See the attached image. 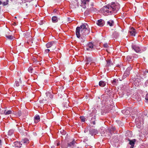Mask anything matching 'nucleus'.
Returning <instances> with one entry per match:
<instances>
[{"mask_svg": "<svg viewBox=\"0 0 148 148\" xmlns=\"http://www.w3.org/2000/svg\"><path fill=\"white\" fill-rule=\"evenodd\" d=\"M114 22L112 20H110L107 22V25L112 27L114 25Z\"/></svg>", "mask_w": 148, "mask_h": 148, "instance_id": "obj_18", "label": "nucleus"}, {"mask_svg": "<svg viewBox=\"0 0 148 148\" xmlns=\"http://www.w3.org/2000/svg\"><path fill=\"white\" fill-rule=\"evenodd\" d=\"M106 83L103 81H101L99 82V85L101 87H103L106 85Z\"/></svg>", "mask_w": 148, "mask_h": 148, "instance_id": "obj_14", "label": "nucleus"}, {"mask_svg": "<svg viewBox=\"0 0 148 148\" xmlns=\"http://www.w3.org/2000/svg\"><path fill=\"white\" fill-rule=\"evenodd\" d=\"M40 120V117L39 115H36L35 116L34 118L35 122L36 123L38 122Z\"/></svg>", "mask_w": 148, "mask_h": 148, "instance_id": "obj_15", "label": "nucleus"}, {"mask_svg": "<svg viewBox=\"0 0 148 148\" xmlns=\"http://www.w3.org/2000/svg\"><path fill=\"white\" fill-rule=\"evenodd\" d=\"M32 69L33 68L32 67H29L28 69V71L29 72L32 73Z\"/></svg>", "mask_w": 148, "mask_h": 148, "instance_id": "obj_35", "label": "nucleus"}, {"mask_svg": "<svg viewBox=\"0 0 148 148\" xmlns=\"http://www.w3.org/2000/svg\"><path fill=\"white\" fill-rule=\"evenodd\" d=\"M89 133L92 136L93 134H96L98 133V131L97 130L95 129L91 128L89 130Z\"/></svg>", "mask_w": 148, "mask_h": 148, "instance_id": "obj_4", "label": "nucleus"}, {"mask_svg": "<svg viewBox=\"0 0 148 148\" xmlns=\"http://www.w3.org/2000/svg\"><path fill=\"white\" fill-rule=\"evenodd\" d=\"M82 37H81V38H82V39H83V38H82Z\"/></svg>", "mask_w": 148, "mask_h": 148, "instance_id": "obj_48", "label": "nucleus"}, {"mask_svg": "<svg viewBox=\"0 0 148 148\" xmlns=\"http://www.w3.org/2000/svg\"><path fill=\"white\" fill-rule=\"evenodd\" d=\"M130 72H128L127 71H125L124 73L123 77V78H126V77H127L130 74Z\"/></svg>", "mask_w": 148, "mask_h": 148, "instance_id": "obj_20", "label": "nucleus"}, {"mask_svg": "<svg viewBox=\"0 0 148 148\" xmlns=\"http://www.w3.org/2000/svg\"><path fill=\"white\" fill-rule=\"evenodd\" d=\"M6 37L8 39L12 40L13 38V36L12 35H6Z\"/></svg>", "mask_w": 148, "mask_h": 148, "instance_id": "obj_28", "label": "nucleus"}, {"mask_svg": "<svg viewBox=\"0 0 148 148\" xmlns=\"http://www.w3.org/2000/svg\"><path fill=\"white\" fill-rule=\"evenodd\" d=\"M21 143L22 144H26L29 143V140L25 138L24 139L22 140L21 141Z\"/></svg>", "mask_w": 148, "mask_h": 148, "instance_id": "obj_19", "label": "nucleus"}, {"mask_svg": "<svg viewBox=\"0 0 148 148\" xmlns=\"http://www.w3.org/2000/svg\"><path fill=\"white\" fill-rule=\"evenodd\" d=\"M113 35L114 38H116L119 36V34L116 32H115L113 34Z\"/></svg>", "mask_w": 148, "mask_h": 148, "instance_id": "obj_25", "label": "nucleus"}, {"mask_svg": "<svg viewBox=\"0 0 148 148\" xmlns=\"http://www.w3.org/2000/svg\"><path fill=\"white\" fill-rule=\"evenodd\" d=\"M107 64L106 66H110L111 65H113V64L111 61L110 60H106Z\"/></svg>", "mask_w": 148, "mask_h": 148, "instance_id": "obj_16", "label": "nucleus"}, {"mask_svg": "<svg viewBox=\"0 0 148 148\" xmlns=\"http://www.w3.org/2000/svg\"><path fill=\"white\" fill-rule=\"evenodd\" d=\"M59 145V144L58 143L57 145V146L58 145Z\"/></svg>", "mask_w": 148, "mask_h": 148, "instance_id": "obj_49", "label": "nucleus"}, {"mask_svg": "<svg viewBox=\"0 0 148 148\" xmlns=\"http://www.w3.org/2000/svg\"><path fill=\"white\" fill-rule=\"evenodd\" d=\"M103 46L105 48H107L108 47V45L107 43H106L103 45Z\"/></svg>", "mask_w": 148, "mask_h": 148, "instance_id": "obj_39", "label": "nucleus"}, {"mask_svg": "<svg viewBox=\"0 0 148 148\" xmlns=\"http://www.w3.org/2000/svg\"><path fill=\"white\" fill-rule=\"evenodd\" d=\"M80 119L81 121L82 122H84L85 121V118L84 116H81L80 117Z\"/></svg>", "mask_w": 148, "mask_h": 148, "instance_id": "obj_33", "label": "nucleus"}, {"mask_svg": "<svg viewBox=\"0 0 148 148\" xmlns=\"http://www.w3.org/2000/svg\"><path fill=\"white\" fill-rule=\"evenodd\" d=\"M12 113V111L9 110L7 111H6V110L4 111V113L5 115H8L11 114Z\"/></svg>", "mask_w": 148, "mask_h": 148, "instance_id": "obj_26", "label": "nucleus"}, {"mask_svg": "<svg viewBox=\"0 0 148 148\" xmlns=\"http://www.w3.org/2000/svg\"><path fill=\"white\" fill-rule=\"evenodd\" d=\"M86 132V131H84V132Z\"/></svg>", "mask_w": 148, "mask_h": 148, "instance_id": "obj_51", "label": "nucleus"}, {"mask_svg": "<svg viewBox=\"0 0 148 148\" xmlns=\"http://www.w3.org/2000/svg\"><path fill=\"white\" fill-rule=\"evenodd\" d=\"M132 67L131 66H129L128 67V68H127L126 71L130 72V71L131 70H132Z\"/></svg>", "mask_w": 148, "mask_h": 148, "instance_id": "obj_31", "label": "nucleus"}, {"mask_svg": "<svg viewBox=\"0 0 148 148\" xmlns=\"http://www.w3.org/2000/svg\"><path fill=\"white\" fill-rule=\"evenodd\" d=\"M94 47L93 44L92 42H89L86 46V49L87 50H92Z\"/></svg>", "mask_w": 148, "mask_h": 148, "instance_id": "obj_5", "label": "nucleus"}, {"mask_svg": "<svg viewBox=\"0 0 148 148\" xmlns=\"http://www.w3.org/2000/svg\"><path fill=\"white\" fill-rule=\"evenodd\" d=\"M129 32L130 33L131 35L133 36H135L136 34L135 29L133 27H132L131 28Z\"/></svg>", "mask_w": 148, "mask_h": 148, "instance_id": "obj_13", "label": "nucleus"}, {"mask_svg": "<svg viewBox=\"0 0 148 148\" xmlns=\"http://www.w3.org/2000/svg\"><path fill=\"white\" fill-rule=\"evenodd\" d=\"M14 145H13V146L17 147L18 148H19L21 147L22 145V143L21 142L16 141L14 143Z\"/></svg>", "mask_w": 148, "mask_h": 148, "instance_id": "obj_12", "label": "nucleus"}, {"mask_svg": "<svg viewBox=\"0 0 148 148\" xmlns=\"http://www.w3.org/2000/svg\"><path fill=\"white\" fill-rule=\"evenodd\" d=\"M128 140L129 141V144L131 145L130 148H133L136 140L135 139H133L132 140L129 139Z\"/></svg>", "mask_w": 148, "mask_h": 148, "instance_id": "obj_11", "label": "nucleus"}, {"mask_svg": "<svg viewBox=\"0 0 148 148\" xmlns=\"http://www.w3.org/2000/svg\"><path fill=\"white\" fill-rule=\"evenodd\" d=\"M46 95L47 97L49 96L51 98L52 97V95L50 94L49 92H47L46 93Z\"/></svg>", "mask_w": 148, "mask_h": 148, "instance_id": "obj_32", "label": "nucleus"}, {"mask_svg": "<svg viewBox=\"0 0 148 148\" xmlns=\"http://www.w3.org/2000/svg\"><path fill=\"white\" fill-rule=\"evenodd\" d=\"M21 111H19L17 113V115L19 116H21Z\"/></svg>", "mask_w": 148, "mask_h": 148, "instance_id": "obj_37", "label": "nucleus"}, {"mask_svg": "<svg viewBox=\"0 0 148 148\" xmlns=\"http://www.w3.org/2000/svg\"><path fill=\"white\" fill-rule=\"evenodd\" d=\"M145 84L146 86L148 85V80L146 82Z\"/></svg>", "mask_w": 148, "mask_h": 148, "instance_id": "obj_42", "label": "nucleus"}, {"mask_svg": "<svg viewBox=\"0 0 148 148\" xmlns=\"http://www.w3.org/2000/svg\"><path fill=\"white\" fill-rule=\"evenodd\" d=\"M88 64V63L87 62V63H86V64H87V65Z\"/></svg>", "mask_w": 148, "mask_h": 148, "instance_id": "obj_47", "label": "nucleus"}, {"mask_svg": "<svg viewBox=\"0 0 148 148\" xmlns=\"http://www.w3.org/2000/svg\"><path fill=\"white\" fill-rule=\"evenodd\" d=\"M92 116L93 117L91 118V123H92L93 125H95V121H96V119L95 117V114L93 112V111L90 114V116L88 117L89 119H90V117Z\"/></svg>", "mask_w": 148, "mask_h": 148, "instance_id": "obj_3", "label": "nucleus"}, {"mask_svg": "<svg viewBox=\"0 0 148 148\" xmlns=\"http://www.w3.org/2000/svg\"><path fill=\"white\" fill-rule=\"evenodd\" d=\"M122 112L123 114L126 115L129 114L130 113V111L127 110H123Z\"/></svg>", "mask_w": 148, "mask_h": 148, "instance_id": "obj_21", "label": "nucleus"}, {"mask_svg": "<svg viewBox=\"0 0 148 148\" xmlns=\"http://www.w3.org/2000/svg\"><path fill=\"white\" fill-rule=\"evenodd\" d=\"M93 4H91V6H92L91 7H92V6H93Z\"/></svg>", "mask_w": 148, "mask_h": 148, "instance_id": "obj_45", "label": "nucleus"}, {"mask_svg": "<svg viewBox=\"0 0 148 148\" xmlns=\"http://www.w3.org/2000/svg\"><path fill=\"white\" fill-rule=\"evenodd\" d=\"M132 133L131 131H127V133H126V136L129 137H131L132 136Z\"/></svg>", "mask_w": 148, "mask_h": 148, "instance_id": "obj_23", "label": "nucleus"}, {"mask_svg": "<svg viewBox=\"0 0 148 148\" xmlns=\"http://www.w3.org/2000/svg\"><path fill=\"white\" fill-rule=\"evenodd\" d=\"M86 132V131H84V132Z\"/></svg>", "mask_w": 148, "mask_h": 148, "instance_id": "obj_52", "label": "nucleus"}, {"mask_svg": "<svg viewBox=\"0 0 148 148\" xmlns=\"http://www.w3.org/2000/svg\"><path fill=\"white\" fill-rule=\"evenodd\" d=\"M111 82L113 85H116L118 82V80L114 79L113 80H112Z\"/></svg>", "mask_w": 148, "mask_h": 148, "instance_id": "obj_17", "label": "nucleus"}, {"mask_svg": "<svg viewBox=\"0 0 148 148\" xmlns=\"http://www.w3.org/2000/svg\"><path fill=\"white\" fill-rule=\"evenodd\" d=\"M1 140L0 139V144H1Z\"/></svg>", "mask_w": 148, "mask_h": 148, "instance_id": "obj_46", "label": "nucleus"}, {"mask_svg": "<svg viewBox=\"0 0 148 148\" xmlns=\"http://www.w3.org/2000/svg\"><path fill=\"white\" fill-rule=\"evenodd\" d=\"M145 99L146 100H147L148 101V93H147L145 96Z\"/></svg>", "mask_w": 148, "mask_h": 148, "instance_id": "obj_40", "label": "nucleus"}, {"mask_svg": "<svg viewBox=\"0 0 148 148\" xmlns=\"http://www.w3.org/2000/svg\"><path fill=\"white\" fill-rule=\"evenodd\" d=\"M120 8V5L119 3L112 2L110 5H109L104 6L101 9V12L105 15L107 16L111 14L113 11L116 13Z\"/></svg>", "mask_w": 148, "mask_h": 148, "instance_id": "obj_1", "label": "nucleus"}, {"mask_svg": "<svg viewBox=\"0 0 148 148\" xmlns=\"http://www.w3.org/2000/svg\"><path fill=\"white\" fill-rule=\"evenodd\" d=\"M56 44V41H52L48 42L46 45V46L47 48H49L52 46L55 45Z\"/></svg>", "mask_w": 148, "mask_h": 148, "instance_id": "obj_6", "label": "nucleus"}, {"mask_svg": "<svg viewBox=\"0 0 148 148\" xmlns=\"http://www.w3.org/2000/svg\"><path fill=\"white\" fill-rule=\"evenodd\" d=\"M132 47V48L134 49L136 52H138L140 51V48L136 45H133Z\"/></svg>", "mask_w": 148, "mask_h": 148, "instance_id": "obj_10", "label": "nucleus"}, {"mask_svg": "<svg viewBox=\"0 0 148 148\" xmlns=\"http://www.w3.org/2000/svg\"><path fill=\"white\" fill-rule=\"evenodd\" d=\"M50 51V50L49 49H46L45 50V52L46 53H48Z\"/></svg>", "mask_w": 148, "mask_h": 148, "instance_id": "obj_41", "label": "nucleus"}, {"mask_svg": "<svg viewBox=\"0 0 148 148\" xmlns=\"http://www.w3.org/2000/svg\"><path fill=\"white\" fill-rule=\"evenodd\" d=\"M92 61V59L91 57H86V61L88 62H90Z\"/></svg>", "mask_w": 148, "mask_h": 148, "instance_id": "obj_27", "label": "nucleus"}, {"mask_svg": "<svg viewBox=\"0 0 148 148\" xmlns=\"http://www.w3.org/2000/svg\"><path fill=\"white\" fill-rule=\"evenodd\" d=\"M15 84L16 86H18L19 85V82L18 81H16L15 82Z\"/></svg>", "mask_w": 148, "mask_h": 148, "instance_id": "obj_36", "label": "nucleus"}, {"mask_svg": "<svg viewBox=\"0 0 148 148\" xmlns=\"http://www.w3.org/2000/svg\"><path fill=\"white\" fill-rule=\"evenodd\" d=\"M88 26L86 24H83L80 27H77L76 28V35L78 38H79L81 36H86L89 33L88 30Z\"/></svg>", "mask_w": 148, "mask_h": 148, "instance_id": "obj_2", "label": "nucleus"}, {"mask_svg": "<svg viewBox=\"0 0 148 148\" xmlns=\"http://www.w3.org/2000/svg\"><path fill=\"white\" fill-rule=\"evenodd\" d=\"M90 12L89 9H88L84 12L85 15H88Z\"/></svg>", "mask_w": 148, "mask_h": 148, "instance_id": "obj_29", "label": "nucleus"}, {"mask_svg": "<svg viewBox=\"0 0 148 148\" xmlns=\"http://www.w3.org/2000/svg\"><path fill=\"white\" fill-rule=\"evenodd\" d=\"M52 20L53 22L56 23L58 21V18L56 16H53L52 18Z\"/></svg>", "mask_w": 148, "mask_h": 148, "instance_id": "obj_22", "label": "nucleus"}, {"mask_svg": "<svg viewBox=\"0 0 148 148\" xmlns=\"http://www.w3.org/2000/svg\"><path fill=\"white\" fill-rule=\"evenodd\" d=\"M114 130H115V128L114 127H112V128H111L110 129V132H112V131H114Z\"/></svg>", "mask_w": 148, "mask_h": 148, "instance_id": "obj_38", "label": "nucleus"}, {"mask_svg": "<svg viewBox=\"0 0 148 148\" xmlns=\"http://www.w3.org/2000/svg\"><path fill=\"white\" fill-rule=\"evenodd\" d=\"M97 24L100 27L103 26L104 24V21L101 19L98 20Z\"/></svg>", "mask_w": 148, "mask_h": 148, "instance_id": "obj_8", "label": "nucleus"}, {"mask_svg": "<svg viewBox=\"0 0 148 148\" xmlns=\"http://www.w3.org/2000/svg\"><path fill=\"white\" fill-rule=\"evenodd\" d=\"M103 128V129H104V128Z\"/></svg>", "mask_w": 148, "mask_h": 148, "instance_id": "obj_50", "label": "nucleus"}, {"mask_svg": "<svg viewBox=\"0 0 148 148\" xmlns=\"http://www.w3.org/2000/svg\"><path fill=\"white\" fill-rule=\"evenodd\" d=\"M13 132V130H9L8 132V134L9 135H12Z\"/></svg>", "mask_w": 148, "mask_h": 148, "instance_id": "obj_34", "label": "nucleus"}, {"mask_svg": "<svg viewBox=\"0 0 148 148\" xmlns=\"http://www.w3.org/2000/svg\"><path fill=\"white\" fill-rule=\"evenodd\" d=\"M89 9L90 12H92L94 13L96 11V9L93 7H91Z\"/></svg>", "mask_w": 148, "mask_h": 148, "instance_id": "obj_24", "label": "nucleus"}, {"mask_svg": "<svg viewBox=\"0 0 148 148\" xmlns=\"http://www.w3.org/2000/svg\"><path fill=\"white\" fill-rule=\"evenodd\" d=\"M85 40V38L84 40H83L82 41V42H84Z\"/></svg>", "mask_w": 148, "mask_h": 148, "instance_id": "obj_44", "label": "nucleus"}, {"mask_svg": "<svg viewBox=\"0 0 148 148\" xmlns=\"http://www.w3.org/2000/svg\"><path fill=\"white\" fill-rule=\"evenodd\" d=\"M75 141L73 140L70 143H68V146L71 148H73L75 146Z\"/></svg>", "mask_w": 148, "mask_h": 148, "instance_id": "obj_9", "label": "nucleus"}, {"mask_svg": "<svg viewBox=\"0 0 148 148\" xmlns=\"http://www.w3.org/2000/svg\"><path fill=\"white\" fill-rule=\"evenodd\" d=\"M9 0H6V2H4L2 3V4L3 5L5 6L8 5V3Z\"/></svg>", "mask_w": 148, "mask_h": 148, "instance_id": "obj_30", "label": "nucleus"}, {"mask_svg": "<svg viewBox=\"0 0 148 148\" xmlns=\"http://www.w3.org/2000/svg\"><path fill=\"white\" fill-rule=\"evenodd\" d=\"M90 0H81V6H83V8H85V5L88 4Z\"/></svg>", "mask_w": 148, "mask_h": 148, "instance_id": "obj_7", "label": "nucleus"}, {"mask_svg": "<svg viewBox=\"0 0 148 148\" xmlns=\"http://www.w3.org/2000/svg\"><path fill=\"white\" fill-rule=\"evenodd\" d=\"M19 80L20 82L21 83L22 82V81H21L20 79H19Z\"/></svg>", "mask_w": 148, "mask_h": 148, "instance_id": "obj_43", "label": "nucleus"}]
</instances>
